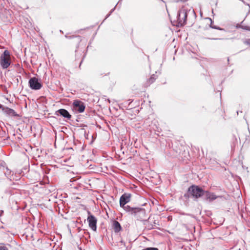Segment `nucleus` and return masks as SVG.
<instances>
[{
    "label": "nucleus",
    "instance_id": "obj_3",
    "mask_svg": "<svg viewBox=\"0 0 250 250\" xmlns=\"http://www.w3.org/2000/svg\"><path fill=\"white\" fill-rule=\"evenodd\" d=\"M11 63L10 55L8 50H5L0 57V64L2 68L6 69Z\"/></svg>",
    "mask_w": 250,
    "mask_h": 250
},
{
    "label": "nucleus",
    "instance_id": "obj_18",
    "mask_svg": "<svg viewBox=\"0 0 250 250\" xmlns=\"http://www.w3.org/2000/svg\"><path fill=\"white\" fill-rule=\"evenodd\" d=\"M0 250H8V249L4 246H0Z\"/></svg>",
    "mask_w": 250,
    "mask_h": 250
},
{
    "label": "nucleus",
    "instance_id": "obj_11",
    "mask_svg": "<svg viewBox=\"0 0 250 250\" xmlns=\"http://www.w3.org/2000/svg\"><path fill=\"white\" fill-rule=\"evenodd\" d=\"M204 196L205 197V199L209 201L215 200L217 197L213 193H210L208 191H205Z\"/></svg>",
    "mask_w": 250,
    "mask_h": 250
},
{
    "label": "nucleus",
    "instance_id": "obj_16",
    "mask_svg": "<svg viewBox=\"0 0 250 250\" xmlns=\"http://www.w3.org/2000/svg\"><path fill=\"white\" fill-rule=\"evenodd\" d=\"M142 250H159L157 248H151V247H149V248H146L145 249H143Z\"/></svg>",
    "mask_w": 250,
    "mask_h": 250
},
{
    "label": "nucleus",
    "instance_id": "obj_20",
    "mask_svg": "<svg viewBox=\"0 0 250 250\" xmlns=\"http://www.w3.org/2000/svg\"><path fill=\"white\" fill-rule=\"evenodd\" d=\"M114 9H115V7L111 10L110 13L106 16V18H107V17H108L109 16L110 14L114 11Z\"/></svg>",
    "mask_w": 250,
    "mask_h": 250
},
{
    "label": "nucleus",
    "instance_id": "obj_10",
    "mask_svg": "<svg viewBox=\"0 0 250 250\" xmlns=\"http://www.w3.org/2000/svg\"><path fill=\"white\" fill-rule=\"evenodd\" d=\"M56 115H60L63 117L70 120L71 118V115L65 109H60L56 112Z\"/></svg>",
    "mask_w": 250,
    "mask_h": 250
},
{
    "label": "nucleus",
    "instance_id": "obj_12",
    "mask_svg": "<svg viewBox=\"0 0 250 250\" xmlns=\"http://www.w3.org/2000/svg\"><path fill=\"white\" fill-rule=\"evenodd\" d=\"M114 231L116 233L119 232L122 229L120 224L117 221H114L112 225Z\"/></svg>",
    "mask_w": 250,
    "mask_h": 250
},
{
    "label": "nucleus",
    "instance_id": "obj_4",
    "mask_svg": "<svg viewBox=\"0 0 250 250\" xmlns=\"http://www.w3.org/2000/svg\"><path fill=\"white\" fill-rule=\"evenodd\" d=\"M205 190L196 186H191L188 189V194L195 198H198L204 196Z\"/></svg>",
    "mask_w": 250,
    "mask_h": 250
},
{
    "label": "nucleus",
    "instance_id": "obj_13",
    "mask_svg": "<svg viewBox=\"0 0 250 250\" xmlns=\"http://www.w3.org/2000/svg\"><path fill=\"white\" fill-rule=\"evenodd\" d=\"M4 174L8 178H10L11 177V175H12V171L8 169L7 167H6L5 168L4 170Z\"/></svg>",
    "mask_w": 250,
    "mask_h": 250
},
{
    "label": "nucleus",
    "instance_id": "obj_23",
    "mask_svg": "<svg viewBox=\"0 0 250 250\" xmlns=\"http://www.w3.org/2000/svg\"><path fill=\"white\" fill-rule=\"evenodd\" d=\"M3 213V210H1V213L0 214V216L1 215V214Z\"/></svg>",
    "mask_w": 250,
    "mask_h": 250
},
{
    "label": "nucleus",
    "instance_id": "obj_8",
    "mask_svg": "<svg viewBox=\"0 0 250 250\" xmlns=\"http://www.w3.org/2000/svg\"><path fill=\"white\" fill-rule=\"evenodd\" d=\"M73 106L74 110L79 113L83 112L85 108L84 103L79 100L74 101Z\"/></svg>",
    "mask_w": 250,
    "mask_h": 250
},
{
    "label": "nucleus",
    "instance_id": "obj_19",
    "mask_svg": "<svg viewBox=\"0 0 250 250\" xmlns=\"http://www.w3.org/2000/svg\"><path fill=\"white\" fill-rule=\"evenodd\" d=\"M5 162L3 161H0V167H4V165H5Z\"/></svg>",
    "mask_w": 250,
    "mask_h": 250
},
{
    "label": "nucleus",
    "instance_id": "obj_5",
    "mask_svg": "<svg viewBox=\"0 0 250 250\" xmlns=\"http://www.w3.org/2000/svg\"><path fill=\"white\" fill-rule=\"evenodd\" d=\"M130 197L131 194L130 193H124L121 196L120 199V206L122 207L126 212L128 211V209L126 208V207L129 206L126 205V204L130 201Z\"/></svg>",
    "mask_w": 250,
    "mask_h": 250
},
{
    "label": "nucleus",
    "instance_id": "obj_21",
    "mask_svg": "<svg viewBox=\"0 0 250 250\" xmlns=\"http://www.w3.org/2000/svg\"><path fill=\"white\" fill-rule=\"evenodd\" d=\"M4 107H5V106H3L2 105L0 104V109H1L2 111H3V108H4Z\"/></svg>",
    "mask_w": 250,
    "mask_h": 250
},
{
    "label": "nucleus",
    "instance_id": "obj_7",
    "mask_svg": "<svg viewBox=\"0 0 250 250\" xmlns=\"http://www.w3.org/2000/svg\"><path fill=\"white\" fill-rule=\"evenodd\" d=\"M89 215L87 217V221L88 222L89 227L94 231H96L97 230V220L96 218L93 215L91 214L88 212Z\"/></svg>",
    "mask_w": 250,
    "mask_h": 250
},
{
    "label": "nucleus",
    "instance_id": "obj_6",
    "mask_svg": "<svg viewBox=\"0 0 250 250\" xmlns=\"http://www.w3.org/2000/svg\"><path fill=\"white\" fill-rule=\"evenodd\" d=\"M30 87L33 90H39L42 87V84L36 77L31 78L29 81Z\"/></svg>",
    "mask_w": 250,
    "mask_h": 250
},
{
    "label": "nucleus",
    "instance_id": "obj_1",
    "mask_svg": "<svg viewBox=\"0 0 250 250\" xmlns=\"http://www.w3.org/2000/svg\"><path fill=\"white\" fill-rule=\"evenodd\" d=\"M189 13L195 15L193 10L188 9L185 7H183L180 9L177 14L176 25L178 27L185 25L186 24L187 16Z\"/></svg>",
    "mask_w": 250,
    "mask_h": 250
},
{
    "label": "nucleus",
    "instance_id": "obj_15",
    "mask_svg": "<svg viewBox=\"0 0 250 250\" xmlns=\"http://www.w3.org/2000/svg\"><path fill=\"white\" fill-rule=\"evenodd\" d=\"M209 20L211 21V23H210V26L211 28H213V29L220 30H222V29L220 28V27H217V26H216L215 25H212L213 21H212V20L210 18L209 19Z\"/></svg>",
    "mask_w": 250,
    "mask_h": 250
},
{
    "label": "nucleus",
    "instance_id": "obj_22",
    "mask_svg": "<svg viewBox=\"0 0 250 250\" xmlns=\"http://www.w3.org/2000/svg\"><path fill=\"white\" fill-rule=\"evenodd\" d=\"M247 43L249 44H250V39L248 40L247 41Z\"/></svg>",
    "mask_w": 250,
    "mask_h": 250
},
{
    "label": "nucleus",
    "instance_id": "obj_2",
    "mask_svg": "<svg viewBox=\"0 0 250 250\" xmlns=\"http://www.w3.org/2000/svg\"><path fill=\"white\" fill-rule=\"evenodd\" d=\"M129 214L134 215L137 220L144 221L146 219V212L145 209L140 208L126 207Z\"/></svg>",
    "mask_w": 250,
    "mask_h": 250
},
{
    "label": "nucleus",
    "instance_id": "obj_17",
    "mask_svg": "<svg viewBox=\"0 0 250 250\" xmlns=\"http://www.w3.org/2000/svg\"><path fill=\"white\" fill-rule=\"evenodd\" d=\"M241 28L246 30L250 31V27L248 26H241Z\"/></svg>",
    "mask_w": 250,
    "mask_h": 250
},
{
    "label": "nucleus",
    "instance_id": "obj_14",
    "mask_svg": "<svg viewBox=\"0 0 250 250\" xmlns=\"http://www.w3.org/2000/svg\"><path fill=\"white\" fill-rule=\"evenodd\" d=\"M156 77L155 75H152L151 76L150 78L149 79L148 82L149 84L153 83L155 80H156Z\"/></svg>",
    "mask_w": 250,
    "mask_h": 250
},
{
    "label": "nucleus",
    "instance_id": "obj_9",
    "mask_svg": "<svg viewBox=\"0 0 250 250\" xmlns=\"http://www.w3.org/2000/svg\"><path fill=\"white\" fill-rule=\"evenodd\" d=\"M3 112L7 116L9 117H17L19 115L14 110L7 107L3 108Z\"/></svg>",
    "mask_w": 250,
    "mask_h": 250
}]
</instances>
